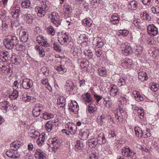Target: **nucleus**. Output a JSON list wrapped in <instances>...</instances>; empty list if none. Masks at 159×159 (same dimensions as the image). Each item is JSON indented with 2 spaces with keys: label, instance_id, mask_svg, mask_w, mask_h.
<instances>
[{
  "label": "nucleus",
  "instance_id": "2",
  "mask_svg": "<svg viewBox=\"0 0 159 159\" xmlns=\"http://www.w3.org/2000/svg\"><path fill=\"white\" fill-rule=\"evenodd\" d=\"M122 153L123 156L130 157L132 159H134L136 157L135 152L128 146H126L122 148Z\"/></svg>",
  "mask_w": 159,
  "mask_h": 159
},
{
  "label": "nucleus",
  "instance_id": "42",
  "mask_svg": "<svg viewBox=\"0 0 159 159\" xmlns=\"http://www.w3.org/2000/svg\"><path fill=\"white\" fill-rule=\"evenodd\" d=\"M85 59L89 60L91 59L93 56V53L90 50L84 51V52Z\"/></svg>",
  "mask_w": 159,
  "mask_h": 159
},
{
  "label": "nucleus",
  "instance_id": "47",
  "mask_svg": "<svg viewBox=\"0 0 159 159\" xmlns=\"http://www.w3.org/2000/svg\"><path fill=\"white\" fill-rule=\"evenodd\" d=\"M83 147V143H81L80 141H77L76 142L75 148L76 151L81 150Z\"/></svg>",
  "mask_w": 159,
  "mask_h": 159
},
{
  "label": "nucleus",
  "instance_id": "49",
  "mask_svg": "<svg viewBox=\"0 0 159 159\" xmlns=\"http://www.w3.org/2000/svg\"><path fill=\"white\" fill-rule=\"evenodd\" d=\"M150 88L152 91L156 92L159 89V84H152L150 85Z\"/></svg>",
  "mask_w": 159,
  "mask_h": 159
},
{
  "label": "nucleus",
  "instance_id": "51",
  "mask_svg": "<svg viewBox=\"0 0 159 159\" xmlns=\"http://www.w3.org/2000/svg\"><path fill=\"white\" fill-rule=\"evenodd\" d=\"M25 20L28 24L31 23L33 21V19L30 15H25L24 17Z\"/></svg>",
  "mask_w": 159,
  "mask_h": 159
},
{
  "label": "nucleus",
  "instance_id": "37",
  "mask_svg": "<svg viewBox=\"0 0 159 159\" xmlns=\"http://www.w3.org/2000/svg\"><path fill=\"white\" fill-rule=\"evenodd\" d=\"M65 87L67 90L71 91L74 89V85L72 82L69 81L68 82L66 83Z\"/></svg>",
  "mask_w": 159,
  "mask_h": 159
},
{
  "label": "nucleus",
  "instance_id": "56",
  "mask_svg": "<svg viewBox=\"0 0 159 159\" xmlns=\"http://www.w3.org/2000/svg\"><path fill=\"white\" fill-rule=\"evenodd\" d=\"M47 31L48 34L53 36L55 34V30L52 26H50L47 28Z\"/></svg>",
  "mask_w": 159,
  "mask_h": 159
},
{
  "label": "nucleus",
  "instance_id": "23",
  "mask_svg": "<svg viewBox=\"0 0 159 159\" xmlns=\"http://www.w3.org/2000/svg\"><path fill=\"white\" fill-rule=\"evenodd\" d=\"M134 131L136 136L138 138H143L144 134L143 131L140 128L137 126L134 128Z\"/></svg>",
  "mask_w": 159,
  "mask_h": 159
},
{
  "label": "nucleus",
  "instance_id": "15",
  "mask_svg": "<svg viewBox=\"0 0 159 159\" xmlns=\"http://www.w3.org/2000/svg\"><path fill=\"white\" fill-rule=\"evenodd\" d=\"M34 156L37 159H45L46 158L45 154L42 150L38 149L36 150Z\"/></svg>",
  "mask_w": 159,
  "mask_h": 159
},
{
  "label": "nucleus",
  "instance_id": "14",
  "mask_svg": "<svg viewBox=\"0 0 159 159\" xmlns=\"http://www.w3.org/2000/svg\"><path fill=\"white\" fill-rule=\"evenodd\" d=\"M132 63V61L131 59L128 58L123 59L120 61L121 65L125 68L130 67Z\"/></svg>",
  "mask_w": 159,
  "mask_h": 159
},
{
  "label": "nucleus",
  "instance_id": "4",
  "mask_svg": "<svg viewBox=\"0 0 159 159\" xmlns=\"http://www.w3.org/2000/svg\"><path fill=\"white\" fill-rule=\"evenodd\" d=\"M68 110L71 113L76 114L79 109L78 105L75 101H71L68 105Z\"/></svg>",
  "mask_w": 159,
  "mask_h": 159
},
{
  "label": "nucleus",
  "instance_id": "12",
  "mask_svg": "<svg viewBox=\"0 0 159 159\" xmlns=\"http://www.w3.org/2000/svg\"><path fill=\"white\" fill-rule=\"evenodd\" d=\"M32 81L28 79H25L23 80L22 85L23 87L25 89H29L32 86Z\"/></svg>",
  "mask_w": 159,
  "mask_h": 159
},
{
  "label": "nucleus",
  "instance_id": "28",
  "mask_svg": "<svg viewBox=\"0 0 159 159\" xmlns=\"http://www.w3.org/2000/svg\"><path fill=\"white\" fill-rule=\"evenodd\" d=\"M35 49L37 52H38V53L40 56L41 57H43L45 55V52L44 48L38 45L36 46Z\"/></svg>",
  "mask_w": 159,
  "mask_h": 159
},
{
  "label": "nucleus",
  "instance_id": "62",
  "mask_svg": "<svg viewBox=\"0 0 159 159\" xmlns=\"http://www.w3.org/2000/svg\"><path fill=\"white\" fill-rule=\"evenodd\" d=\"M41 45L44 47H48L50 46V44L47 42V40L44 39L42 41V42L40 44Z\"/></svg>",
  "mask_w": 159,
  "mask_h": 159
},
{
  "label": "nucleus",
  "instance_id": "38",
  "mask_svg": "<svg viewBox=\"0 0 159 159\" xmlns=\"http://www.w3.org/2000/svg\"><path fill=\"white\" fill-rule=\"evenodd\" d=\"M98 75L102 77H105L107 75V71L106 69L104 67H101L98 69Z\"/></svg>",
  "mask_w": 159,
  "mask_h": 159
},
{
  "label": "nucleus",
  "instance_id": "32",
  "mask_svg": "<svg viewBox=\"0 0 159 159\" xmlns=\"http://www.w3.org/2000/svg\"><path fill=\"white\" fill-rule=\"evenodd\" d=\"M83 25L87 27H90L92 24V21L89 18L84 19L82 20Z\"/></svg>",
  "mask_w": 159,
  "mask_h": 159
},
{
  "label": "nucleus",
  "instance_id": "26",
  "mask_svg": "<svg viewBox=\"0 0 159 159\" xmlns=\"http://www.w3.org/2000/svg\"><path fill=\"white\" fill-rule=\"evenodd\" d=\"M54 122L50 120L48 121L45 124V129L48 132H50L54 127Z\"/></svg>",
  "mask_w": 159,
  "mask_h": 159
},
{
  "label": "nucleus",
  "instance_id": "36",
  "mask_svg": "<svg viewBox=\"0 0 159 159\" xmlns=\"http://www.w3.org/2000/svg\"><path fill=\"white\" fill-rule=\"evenodd\" d=\"M137 2L133 1L130 2V4L128 5V7L131 10H136L137 9Z\"/></svg>",
  "mask_w": 159,
  "mask_h": 159
},
{
  "label": "nucleus",
  "instance_id": "7",
  "mask_svg": "<svg viewBox=\"0 0 159 159\" xmlns=\"http://www.w3.org/2000/svg\"><path fill=\"white\" fill-rule=\"evenodd\" d=\"M81 100L86 105L88 103H91L94 102V100L89 93H87L81 96Z\"/></svg>",
  "mask_w": 159,
  "mask_h": 159
},
{
  "label": "nucleus",
  "instance_id": "1",
  "mask_svg": "<svg viewBox=\"0 0 159 159\" xmlns=\"http://www.w3.org/2000/svg\"><path fill=\"white\" fill-rule=\"evenodd\" d=\"M18 42L17 38L12 35H8L3 40L4 45L8 49L12 48Z\"/></svg>",
  "mask_w": 159,
  "mask_h": 159
},
{
  "label": "nucleus",
  "instance_id": "60",
  "mask_svg": "<svg viewBox=\"0 0 159 159\" xmlns=\"http://www.w3.org/2000/svg\"><path fill=\"white\" fill-rule=\"evenodd\" d=\"M11 14L12 16L14 18H17L19 16L20 14L19 12V11H13L11 12Z\"/></svg>",
  "mask_w": 159,
  "mask_h": 159
},
{
  "label": "nucleus",
  "instance_id": "48",
  "mask_svg": "<svg viewBox=\"0 0 159 159\" xmlns=\"http://www.w3.org/2000/svg\"><path fill=\"white\" fill-rule=\"evenodd\" d=\"M18 96V93L17 91L14 90L12 93L9 95V98L11 99H15Z\"/></svg>",
  "mask_w": 159,
  "mask_h": 159
},
{
  "label": "nucleus",
  "instance_id": "41",
  "mask_svg": "<svg viewBox=\"0 0 159 159\" xmlns=\"http://www.w3.org/2000/svg\"><path fill=\"white\" fill-rule=\"evenodd\" d=\"M111 22L114 24H117L119 22V18L117 16V14H114L111 19Z\"/></svg>",
  "mask_w": 159,
  "mask_h": 159
},
{
  "label": "nucleus",
  "instance_id": "52",
  "mask_svg": "<svg viewBox=\"0 0 159 159\" xmlns=\"http://www.w3.org/2000/svg\"><path fill=\"white\" fill-rule=\"evenodd\" d=\"M105 116L104 115L99 116L97 118L98 123L101 125L103 124V120L105 119Z\"/></svg>",
  "mask_w": 159,
  "mask_h": 159
},
{
  "label": "nucleus",
  "instance_id": "43",
  "mask_svg": "<svg viewBox=\"0 0 159 159\" xmlns=\"http://www.w3.org/2000/svg\"><path fill=\"white\" fill-rule=\"evenodd\" d=\"M30 2L29 0H23L21 3L22 7L24 9H27L30 6Z\"/></svg>",
  "mask_w": 159,
  "mask_h": 159
},
{
  "label": "nucleus",
  "instance_id": "27",
  "mask_svg": "<svg viewBox=\"0 0 159 159\" xmlns=\"http://www.w3.org/2000/svg\"><path fill=\"white\" fill-rule=\"evenodd\" d=\"M99 144L104 143L106 142V139L102 133L99 134L97 136V139Z\"/></svg>",
  "mask_w": 159,
  "mask_h": 159
},
{
  "label": "nucleus",
  "instance_id": "3",
  "mask_svg": "<svg viewBox=\"0 0 159 159\" xmlns=\"http://www.w3.org/2000/svg\"><path fill=\"white\" fill-rule=\"evenodd\" d=\"M58 41L60 44L66 45L70 41V38L66 33H59L58 34Z\"/></svg>",
  "mask_w": 159,
  "mask_h": 159
},
{
  "label": "nucleus",
  "instance_id": "16",
  "mask_svg": "<svg viewBox=\"0 0 159 159\" xmlns=\"http://www.w3.org/2000/svg\"><path fill=\"white\" fill-rule=\"evenodd\" d=\"M22 99L23 101L25 102H34L35 101V99L34 97L30 96L28 95L27 93H24L22 95Z\"/></svg>",
  "mask_w": 159,
  "mask_h": 159
},
{
  "label": "nucleus",
  "instance_id": "17",
  "mask_svg": "<svg viewBox=\"0 0 159 159\" xmlns=\"http://www.w3.org/2000/svg\"><path fill=\"white\" fill-rule=\"evenodd\" d=\"M93 43L95 45L96 48H101L103 45V43L101 38L98 37H96L93 40Z\"/></svg>",
  "mask_w": 159,
  "mask_h": 159
},
{
  "label": "nucleus",
  "instance_id": "29",
  "mask_svg": "<svg viewBox=\"0 0 159 159\" xmlns=\"http://www.w3.org/2000/svg\"><path fill=\"white\" fill-rule=\"evenodd\" d=\"M103 103L106 107L109 108H111L114 105L113 101L109 99L107 100L104 99Z\"/></svg>",
  "mask_w": 159,
  "mask_h": 159
},
{
  "label": "nucleus",
  "instance_id": "10",
  "mask_svg": "<svg viewBox=\"0 0 159 159\" xmlns=\"http://www.w3.org/2000/svg\"><path fill=\"white\" fill-rule=\"evenodd\" d=\"M109 93L112 97H116L119 94L118 88L116 85H111L109 87Z\"/></svg>",
  "mask_w": 159,
  "mask_h": 159
},
{
  "label": "nucleus",
  "instance_id": "8",
  "mask_svg": "<svg viewBox=\"0 0 159 159\" xmlns=\"http://www.w3.org/2000/svg\"><path fill=\"white\" fill-rule=\"evenodd\" d=\"M147 30L148 34L151 36H154L157 34V29L153 24L148 25Z\"/></svg>",
  "mask_w": 159,
  "mask_h": 159
},
{
  "label": "nucleus",
  "instance_id": "57",
  "mask_svg": "<svg viewBox=\"0 0 159 159\" xmlns=\"http://www.w3.org/2000/svg\"><path fill=\"white\" fill-rule=\"evenodd\" d=\"M99 4V0H92L91 2V6L94 8L98 7Z\"/></svg>",
  "mask_w": 159,
  "mask_h": 159
},
{
  "label": "nucleus",
  "instance_id": "50",
  "mask_svg": "<svg viewBox=\"0 0 159 159\" xmlns=\"http://www.w3.org/2000/svg\"><path fill=\"white\" fill-rule=\"evenodd\" d=\"M127 81V79L124 78H120L118 81V85L119 86H121V85H125L126 84V83Z\"/></svg>",
  "mask_w": 159,
  "mask_h": 159
},
{
  "label": "nucleus",
  "instance_id": "53",
  "mask_svg": "<svg viewBox=\"0 0 159 159\" xmlns=\"http://www.w3.org/2000/svg\"><path fill=\"white\" fill-rule=\"evenodd\" d=\"M53 48L54 49L58 52H60L61 51V48L59 44L57 42H54L53 43Z\"/></svg>",
  "mask_w": 159,
  "mask_h": 159
},
{
  "label": "nucleus",
  "instance_id": "6",
  "mask_svg": "<svg viewBox=\"0 0 159 159\" xmlns=\"http://www.w3.org/2000/svg\"><path fill=\"white\" fill-rule=\"evenodd\" d=\"M65 127L68 129L69 132L71 135L75 134L76 131L77 127L72 122H69L65 125Z\"/></svg>",
  "mask_w": 159,
  "mask_h": 159
},
{
  "label": "nucleus",
  "instance_id": "40",
  "mask_svg": "<svg viewBox=\"0 0 159 159\" xmlns=\"http://www.w3.org/2000/svg\"><path fill=\"white\" fill-rule=\"evenodd\" d=\"M40 135L39 132L34 130H31L30 133V137L32 138H36Z\"/></svg>",
  "mask_w": 159,
  "mask_h": 159
},
{
  "label": "nucleus",
  "instance_id": "13",
  "mask_svg": "<svg viewBox=\"0 0 159 159\" xmlns=\"http://www.w3.org/2000/svg\"><path fill=\"white\" fill-rule=\"evenodd\" d=\"M58 17L57 13L55 11L52 12L49 16V18L51 19L52 22L55 24H59L60 22L58 19Z\"/></svg>",
  "mask_w": 159,
  "mask_h": 159
},
{
  "label": "nucleus",
  "instance_id": "9",
  "mask_svg": "<svg viewBox=\"0 0 159 159\" xmlns=\"http://www.w3.org/2000/svg\"><path fill=\"white\" fill-rule=\"evenodd\" d=\"M51 140L52 146V151L55 152L60 147L61 143L59 139L56 138H52L51 139Z\"/></svg>",
  "mask_w": 159,
  "mask_h": 159
},
{
  "label": "nucleus",
  "instance_id": "11",
  "mask_svg": "<svg viewBox=\"0 0 159 159\" xmlns=\"http://www.w3.org/2000/svg\"><path fill=\"white\" fill-rule=\"evenodd\" d=\"M19 35L20 40L22 42L25 43L27 41L28 35L26 33L25 30H21L20 31Z\"/></svg>",
  "mask_w": 159,
  "mask_h": 159
},
{
  "label": "nucleus",
  "instance_id": "33",
  "mask_svg": "<svg viewBox=\"0 0 159 159\" xmlns=\"http://www.w3.org/2000/svg\"><path fill=\"white\" fill-rule=\"evenodd\" d=\"M72 54L75 58H77L80 53V49L79 48L74 47L72 48Z\"/></svg>",
  "mask_w": 159,
  "mask_h": 159
},
{
  "label": "nucleus",
  "instance_id": "54",
  "mask_svg": "<svg viewBox=\"0 0 159 159\" xmlns=\"http://www.w3.org/2000/svg\"><path fill=\"white\" fill-rule=\"evenodd\" d=\"M16 49L17 50L24 51L25 49V47L24 44H18L17 43L16 45Z\"/></svg>",
  "mask_w": 159,
  "mask_h": 159
},
{
  "label": "nucleus",
  "instance_id": "64",
  "mask_svg": "<svg viewBox=\"0 0 159 159\" xmlns=\"http://www.w3.org/2000/svg\"><path fill=\"white\" fill-rule=\"evenodd\" d=\"M37 15L40 17L44 16L46 14L45 11H38L37 12Z\"/></svg>",
  "mask_w": 159,
  "mask_h": 159
},
{
  "label": "nucleus",
  "instance_id": "25",
  "mask_svg": "<svg viewBox=\"0 0 159 159\" xmlns=\"http://www.w3.org/2000/svg\"><path fill=\"white\" fill-rule=\"evenodd\" d=\"M11 57V59L12 63L15 65H18L20 62V57L19 56L16 55L14 53Z\"/></svg>",
  "mask_w": 159,
  "mask_h": 159
},
{
  "label": "nucleus",
  "instance_id": "45",
  "mask_svg": "<svg viewBox=\"0 0 159 159\" xmlns=\"http://www.w3.org/2000/svg\"><path fill=\"white\" fill-rule=\"evenodd\" d=\"M143 48L142 47L140 46H138L136 47L135 53L137 56H139L141 55L142 53Z\"/></svg>",
  "mask_w": 159,
  "mask_h": 159
},
{
  "label": "nucleus",
  "instance_id": "61",
  "mask_svg": "<svg viewBox=\"0 0 159 159\" xmlns=\"http://www.w3.org/2000/svg\"><path fill=\"white\" fill-rule=\"evenodd\" d=\"M141 15H142L141 17L143 18V19L148 20L150 19V17L149 16V15L146 12L143 13V15L141 14Z\"/></svg>",
  "mask_w": 159,
  "mask_h": 159
},
{
  "label": "nucleus",
  "instance_id": "19",
  "mask_svg": "<svg viewBox=\"0 0 159 159\" xmlns=\"http://www.w3.org/2000/svg\"><path fill=\"white\" fill-rule=\"evenodd\" d=\"M133 96L136 101L138 102L142 101L144 100V98L141 95L139 91L134 90L133 92Z\"/></svg>",
  "mask_w": 159,
  "mask_h": 159
},
{
  "label": "nucleus",
  "instance_id": "34",
  "mask_svg": "<svg viewBox=\"0 0 159 159\" xmlns=\"http://www.w3.org/2000/svg\"><path fill=\"white\" fill-rule=\"evenodd\" d=\"M87 109L89 113H93L96 110V106L93 103H90Z\"/></svg>",
  "mask_w": 159,
  "mask_h": 159
},
{
  "label": "nucleus",
  "instance_id": "31",
  "mask_svg": "<svg viewBox=\"0 0 159 159\" xmlns=\"http://www.w3.org/2000/svg\"><path fill=\"white\" fill-rule=\"evenodd\" d=\"M1 54L2 56H1V58L3 61L7 62L9 60L10 56L7 52H2Z\"/></svg>",
  "mask_w": 159,
  "mask_h": 159
},
{
  "label": "nucleus",
  "instance_id": "22",
  "mask_svg": "<svg viewBox=\"0 0 159 159\" xmlns=\"http://www.w3.org/2000/svg\"><path fill=\"white\" fill-rule=\"evenodd\" d=\"M55 68L59 74H64L67 70V68L65 66L62 65H60V66H55Z\"/></svg>",
  "mask_w": 159,
  "mask_h": 159
},
{
  "label": "nucleus",
  "instance_id": "20",
  "mask_svg": "<svg viewBox=\"0 0 159 159\" xmlns=\"http://www.w3.org/2000/svg\"><path fill=\"white\" fill-rule=\"evenodd\" d=\"M46 134L45 133H42L39 136V139L37 140L36 142L37 144L39 146H41L43 144L45 139L46 138Z\"/></svg>",
  "mask_w": 159,
  "mask_h": 159
},
{
  "label": "nucleus",
  "instance_id": "58",
  "mask_svg": "<svg viewBox=\"0 0 159 159\" xmlns=\"http://www.w3.org/2000/svg\"><path fill=\"white\" fill-rule=\"evenodd\" d=\"M118 33H120L124 36H126L129 34V31L125 30H120L119 31Z\"/></svg>",
  "mask_w": 159,
  "mask_h": 159
},
{
  "label": "nucleus",
  "instance_id": "59",
  "mask_svg": "<svg viewBox=\"0 0 159 159\" xmlns=\"http://www.w3.org/2000/svg\"><path fill=\"white\" fill-rule=\"evenodd\" d=\"M132 108L134 110L136 111H137L138 115L139 113H143L144 111L143 109L141 107L138 108L137 107L135 106L133 107Z\"/></svg>",
  "mask_w": 159,
  "mask_h": 159
},
{
  "label": "nucleus",
  "instance_id": "5",
  "mask_svg": "<svg viewBox=\"0 0 159 159\" xmlns=\"http://www.w3.org/2000/svg\"><path fill=\"white\" fill-rule=\"evenodd\" d=\"M122 53L125 56L129 55L132 50L130 44L127 43L123 44L121 46Z\"/></svg>",
  "mask_w": 159,
  "mask_h": 159
},
{
  "label": "nucleus",
  "instance_id": "30",
  "mask_svg": "<svg viewBox=\"0 0 159 159\" xmlns=\"http://www.w3.org/2000/svg\"><path fill=\"white\" fill-rule=\"evenodd\" d=\"M138 78L140 80L143 81L148 79V76L145 72L141 71L139 73Z\"/></svg>",
  "mask_w": 159,
  "mask_h": 159
},
{
  "label": "nucleus",
  "instance_id": "39",
  "mask_svg": "<svg viewBox=\"0 0 159 159\" xmlns=\"http://www.w3.org/2000/svg\"><path fill=\"white\" fill-rule=\"evenodd\" d=\"M43 117L44 119L47 120L53 118L54 115L53 114L45 112L43 113Z\"/></svg>",
  "mask_w": 159,
  "mask_h": 159
},
{
  "label": "nucleus",
  "instance_id": "55",
  "mask_svg": "<svg viewBox=\"0 0 159 159\" xmlns=\"http://www.w3.org/2000/svg\"><path fill=\"white\" fill-rule=\"evenodd\" d=\"M43 109V107L42 105L39 103H37L34 106L33 110L42 111Z\"/></svg>",
  "mask_w": 159,
  "mask_h": 159
},
{
  "label": "nucleus",
  "instance_id": "63",
  "mask_svg": "<svg viewBox=\"0 0 159 159\" xmlns=\"http://www.w3.org/2000/svg\"><path fill=\"white\" fill-rule=\"evenodd\" d=\"M93 95L95 99L97 102H98L102 98V97L101 96L95 93H94Z\"/></svg>",
  "mask_w": 159,
  "mask_h": 159
},
{
  "label": "nucleus",
  "instance_id": "21",
  "mask_svg": "<svg viewBox=\"0 0 159 159\" xmlns=\"http://www.w3.org/2000/svg\"><path fill=\"white\" fill-rule=\"evenodd\" d=\"M17 152L13 149H10L6 151V154L8 157L12 158H17L18 157L16 156Z\"/></svg>",
  "mask_w": 159,
  "mask_h": 159
},
{
  "label": "nucleus",
  "instance_id": "35",
  "mask_svg": "<svg viewBox=\"0 0 159 159\" xmlns=\"http://www.w3.org/2000/svg\"><path fill=\"white\" fill-rule=\"evenodd\" d=\"M87 40V38L84 34H80L79 37L78 39V43L80 44H82Z\"/></svg>",
  "mask_w": 159,
  "mask_h": 159
},
{
  "label": "nucleus",
  "instance_id": "46",
  "mask_svg": "<svg viewBox=\"0 0 159 159\" xmlns=\"http://www.w3.org/2000/svg\"><path fill=\"white\" fill-rule=\"evenodd\" d=\"M88 143H89V146L93 145L92 147L93 148L95 147L98 143L97 139H93L88 140Z\"/></svg>",
  "mask_w": 159,
  "mask_h": 159
},
{
  "label": "nucleus",
  "instance_id": "18",
  "mask_svg": "<svg viewBox=\"0 0 159 159\" xmlns=\"http://www.w3.org/2000/svg\"><path fill=\"white\" fill-rule=\"evenodd\" d=\"M9 103L7 101H5L0 103V108L3 111V112L6 113L8 111Z\"/></svg>",
  "mask_w": 159,
  "mask_h": 159
},
{
  "label": "nucleus",
  "instance_id": "24",
  "mask_svg": "<svg viewBox=\"0 0 159 159\" xmlns=\"http://www.w3.org/2000/svg\"><path fill=\"white\" fill-rule=\"evenodd\" d=\"M21 143L20 141H14L11 144V148L14 150L16 151L21 146Z\"/></svg>",
  "mask_w": 159,
  "mask_h": 159
},
{
  "label": "nucleus",
  "instance_id": "44",
  "mask_svg": "<svg viewBox=\"0 0 159 159\" xmlns=\"http://www.w3.org/2000/svg\"><path fill=\"white\" fill-rule=\"evenodd\" d=\"M19 23L17 20L11 21V26L13 29H19Z\"/></svg>",
  "mask_w": 159,
  "mask_h": 159
}]
</instances>
